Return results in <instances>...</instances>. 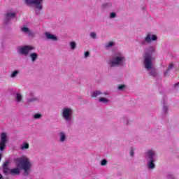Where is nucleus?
I'll return each mask as SVG.
<instances>
[{
  "label": "nucleus",
  "mask_w": 179,
  "mask_h": 179,
  "mask_svg": "<svg viewBox=\"0 0 179 179\" xmlns=\"http://www.w3.org/2000/svg\"><path fill=\"white\" fill-rule=\"evenodd\" d=\"M156 51V48L150 46L147 50L144 52V66L147 71H150V76H157V72L153 69V52Z\"/></svg>",
  "instance_id": "f257e3e1"
},
{
  "label": "nucleus",
  "mask_w": 179,
  "mask_h": 179,
  "mask_svg": "<svg viewBox=\"0 0 179 179\" xmlns=\"http://www.w3.org/2000/svg\"><path fill=\"white\" fill-rule=\"evenodd\" d=\"M125 62H127L125 56L120 52H115L110 57L108 64L110 68H114V66H125Z\"/></svg>",
  "instance_id": "f03ea898"
},
{
  "label": "nucleus",
  "mask_w": 179,
  "mask_h": 179,
  "mask_svg": "<svg viewBox=\"0 0 179 179\" xmlns=\"http://www.w3.org/2000/svg\"><path fill=\"white\" fill-rule=\"evenodd\" d=\"M16 162H17V167H20L24 170V176H27L30 174V169L31 167V162L30 159L27 157H22L20 158H17Z\"/></svg>",
  "instance_id": "7ed1b4c3"
},
{
  "label": "nucleus",
  "mask_w": 179,
  "mask_h": 179,
  "mask_svg": "<svg viewBox=\"0 0 179 179\" xmlns=\"http://www.w3.org/2000/svg\"><path fill=\"white\" fill-rule=\"evenodd\" d=\"M43 2H44V0H24V3L27 6L33 5L36 16H40V13L43 10Z\"/></svg>",
  "instance_id": "20e7f679"
},
{
  "label": "nucleus",
  "mask_w": 179,
  "mask_h": 179,
  "mask_svg": "<svg viewBox=\"0 0 179 179\" xmlns=\"http://www.w3.org/2000/svg\"><path fill=\"white\" fill-rule=\"evenodd\" d=\"M155 157H156V151L153 150H149L145 154V158L148 162L147 166L150 170H153L156 167Z\"/></svg>",
  "instance_id": "39448f33"
},
{
  "label": "nucleus",
  "mask_w": 179,
  "mask_h": 179,
  "mask_svg": "<svg viewBox=\"0 0 179 179\" xmlns=\"http://www.w3.org/2000/svg\"><path fill=\"white\" fill-rule=\"evenodd\" d=\"M62 116L66 124H71L73 117V110L72 108L66 107L62 110Z\"/></svg>",
  "instance_id": "423d86ee"
},
{
  "label": "nucleus",
  "mask_w": 179,
  "mask_h": 179,
  "mask_svg": "<svg viewBox=\"0 0 179 179\" xmlns=\"http://www.w3.org/2000/svg\"><path fill=\"white\" fill-rule=\"evenodd\" d=\"M33 50H34V47L31 45L19 46L17 48V51L20 55H24V57H27V55H29V52H30V51H33Z\"/></svg>",
  "instance_id": "0eeeda50"
},
{
  "label": "nucleus",
  "mask_w": 179,
  "mask_h": 179,
  "mask_svg": "<svg viewBox=\"0 0 179 179\" xmlns=\"http://www.w3.org/2000/svg\"><path fill=\"white\" fill-rule=\"evenodd\" d=\"M8 142V134L3 132L0 136V152H3L6 148V143Z\"/></svg>",
  "instance_id": "6e6552de"
},
{
  "label": "nucleus",
  "mask_w": 179,
  "mask_h": 179,
  "mask_svg": "<svg viewBox=\"0 0 179 179\" xmlns=\"http://www.w3.org/2000/svg\"><path fill=\"white\" fill-rule=\"evenodd\" d=\"M157 41V36L156 35L148 34L144 41H142L140 44L141 45H146V44H150L152 41Z\"/></svg>",
  "instance_id": "1a4fd4ad"
},
{
  "label": "nucleus",
  "mask_w": 179,
  "mask_h": 179,
  "mask_svg": "<svg viewBox=\"0 0 179 179\" xmlns=\"http://www.w3.org/2000/svg\"><path fill=\"white\" fill-rule=\"evenodd\" d=\"M4 24H9L10 22V19H13L16 16V13L13 10H8L6 11V14H4Z\"/></svg>",
  "instance_id": "9d476101"
},
{
  "label": "nucleus",
  "mask_w": 179,
  "mask_h": 179,
  "mask_svg": "<svg viewBox=\"0 0 179 179\" xmlns=\"http://www.w3.org/2000/svg\"><path fill=\"white\" fill-rule=\"evenodd\" d=\"M9 161H5L3 164L2 170L3 174L5 176H8V174H10V169H9Z\"/></svg>",
  "instance_id": "9b49d317"
},
{
  "label": "nucleus",
  "mask_w": 179,
  "mask_h": 179,
  "mask_svg": "<svg viewBox=\"0 0 179 179\" xmlns=\"http://www.w3.org/2000/svg\"><path fill=\"white\" fill-rule=\"evenodd\" d=\"M45 36L47 40H52V41H58V37H57L55 35H54L50 32H46L45 34Z\"/></svg>",
  "instance_id": "f8f14e48"
},
{
  "label": "nucleus",
  "mask_w": 179,
  "mask_h": 179,
  "mask_svg": "<svg viewBox=\"0 0 179 179\" xmlns=\"http://www.w3.org/2000/svg\"><path fill=\"white\" fill-rule=\"evenodd\" d=\"M29 96H31V98L27 99V104H30L34 101H38V98L34 96L33 92L29 93Z\"/></svg>",
  "instance_id": "ddd939ff"
},
{
  "label": "nucleus",
  "mask_w": 179,
  "mask_h": 179,
  "mask_svg": "<svg viewBox=\"0 0 179 179\" xmlns=\"http://www.w3.org/2000/svg\"><path fill=\"white\" fill-rule=\"evenodd\" d=\"M59 142L62 143L66 142V134L64 131H60L59 133Z\"/></svg>",
  "instance_id": "4468645a"
},
{
  "label": "nucleus",
  "mask_w": 179,
  "mask_h": 179,
  "mask_svg": "<svg viewBox=\"0 0 179 179\" xmlns=\"http://www.w3.org/2000/svg\"><path fill=\"white\" fill-rule=\"evenodd\" d=\"M10 176H19L20 174V169L19 168H15L10 170Z\"/></svg>",
  "instance_id": "2eb2a0df"
},
{
  "label": "nucleus",
  "mask_w": 179,
  "mask_h": 179,
  "mask_svg": "<svg viewBox=\"0 0 179 179\" xmlns=\"http://www.w3.org/2000/svg\"><path fill=\"white\" fill-rule=\"evenodd\" d=\"M29 57H31L32 62H36L37 61V59L38 58V54L36 52H32L29 54Z\"/></svg>",
  "instance_id": "dca6fc26"
},
{
  "label": "nucleus",
  "mask_w": 179,
  "mask_h": 179,
  "mask_svg": "<svg viewBox=\"0 0 179 179\" xmlns=\"http://www.w3.org/2000/svg\"><path fill=\"white\" fill-rule=\"evenodd\" d=\"M174 68V64L173 63H171L166 70L164 72V76H167V73L171 71Z\"/></svg>",
  "instance_id": "f3484780"
},
{
  "label": "nucleus",
  "mask_w": 179,
  "mask_h": 179,
  "mask_svg": "<svg viewBox=\"0 0 179 179\" xmlns=\"http://www.w3.org/2000/svg\"><path fill=\"white\" fill-rule=\"evenodd\" d=\"M20 71L19 70H15L14 71H13L10 74V78H12V79H15V78L17 77V75H19L20 73Z\"/></svg>",
  "instance_id": "a211bd4d"
},
{
  "label": "nucleus",
  "mask_w": 179,
  "mask_h": 179,
  "mask_svg": "<svg viewBox=\"0 0 179 179\" xmlns=\"http://www.w3.org/2000/svg\"><path fill=\"white\" fill-rule=\"evenodd\" d=\"M22 99H23V96H22V94H20V93H17L16 97H15V101H17V103H20V101H22Z\"/></svg>",
  "instance_id": "6ab92c4d"
},
{
  "label": "nucleus",
  "mask_w": 179,
  "mask_h": 179,
  "mask_svg": "<svg viewBox=\"0 0 179 179\" xmlns=\"http://www.w3.org/2000/svg\"><path fill=\"white\" fill-rule=\"evenodd\" d=\"M20 149L21 150H27V149H29V143H22Z\"/></svg>",
  "instance_id": "aec40b11"
},
{
  "label": "nucleus",
  "mask_w": 179,
  "mask_h": 179,
  "mask_svg": "<svg viewBox=\"0 0 179 179\" xmlns=\"http://www.w3.org/2000/svg\"><path fill=\"white\" fill-rule=\"evenodd\" d=\"M162 111H163L164 114H167V113H169V106H167V103H164Z\"/></svg>",
  "instance_id": "412c9836"
},
{
  "label": "nucleus",
  "mask_w": 179,
  "mask_h": 179,
  "mask_svg": "<svg viewBox=\"0 0 179 179\" xmlns=\"http://www.w3.org/2000/svg\"><path fill=\"white\" fill-rule=\"evenodd\" d=\"M100 94H103V92L97 90L92 93V97H97V96H100Z\"/></svg>",
  "instance_id": "4be33fe9"
},
{
  "label": "nucleus",
  "mask_w": 179,
  "mask_h": 179,
  "mask_svg": "<svg viewBox=\"0 0 179 179\" xmlns=\"http://www.w3.org/2000/svg\"><path fill=\"white\" fill-rule=\"evenodd\" d=\"M100 103H103L104 104L108 103V101H110V100L106 99V98H99V99Z\"/></svg>",
  "instance_id": "5701e85b"
},
{
  "label": "nucleus",
  "mask_w": 179,
  "mask_h": 179,
  "mask_svg": "<svg viewBox=\"0 0 179 179\" xmlns=\"http://www.w3.org/2000/svg\"><path fill=\"white\" fill-rule=\"evenodd\" d=\"M22 31H24V33H26L27 34H30V29H29L28 27H22L21 29Z\"/></svg>",
  "instance_id": "b1692460"
},
{
  "label": "nucleus",
  "mask_w": 179,
  "mask_h": 179,
  "mask_svg": "<svg viewBox=\"0 0 179 179\" xmlns=\"http://www.w3.org/2000/svg\"><path fill=\"white\" fill-rule=\"evenodd\" d=\"M70 47L71 48V50H75L76 48V42L75 41H72L70 43Z\"/></svg>",
  "instance_id": "393cba45"
},
{
  "label": "nucleus",
  "mask_w": 179,
  "mask_h": 179,
  "mask_svg": "<svg viewBox=\"0 0 179 179\" xmlns=\"http://www.w3.org/2000/svg\"><path fill=\"white\" fill-rule=\"evenodd\" d=\"M115 43L114 42H109L108 44L106 45V48H110V47H114Z\"/></svg>",
  "instance_id": "a878e982"
},
{
  "label": "nucleus",
  "mask_w": 179,
  "mask_h": 179,
  "mask_svg": "<svg viewBox=\"0 0 179 179\" xmlns=\"http://www.w3.org/2000/svg\"><path fill=\"white\" fill-rule=\"evenodd\" d=\"M109 17H110V19H115V17H117V13H115L114 12L110 13L109 15Z\"/></svg>",
  "instance_id": "bb28decb"
},
{
  "label": "nucleus",
  "mask_w": 179,
  "mask_h": 179,
  "mask_svg": "<svg viewBox=\"0 0 179 179\" xmlns=\"http://www.w3.org/2000/svg\"><path fill=\"white\" fill-rule=\"evenodd\" d=\"M123 122H124L125 125H129V120H128L127 117H124L122 118Z\"/></svg>",
  "instance_id": "cd10ccee"
},
{
  "label": "nucleus",
  "mask_w": 179,
  "mask_h": 179,
  "mask_svg": "<svg viewBox=\"0 0 179 179\" xmlns=\"http://www.w3.org/2000/svg\"><path fill=\"white\" fill-rule=\"evenodd\" d=\"M168 179H176V175L169 173L166 176Z\"/></svg>",
  "instance_id": "c85d7f7f"
},
{
  "label": "nucleus",
  "mask_w": 179,
  "mask_h": 179,
  "mask_svg": "<svg viewBox=\"0 0 179 179\" xmlns=\"http://www.w3.org/2000/svg\"><path fill=\"white\" fill-rule=\"evenodd\" d=\"M41 117H43V115H41L40 113H36L34 115V120H38V119L41 118Z\"/></svg>",
  "instance_id": "c756f323"
},
{
  "label": "nucleus",
  "mask_w": 179,
  "mask_h": 179,
  "mask_svg": "<svg viewBox=\"0 0 179 179\" xmlns=\"http://www.w3.org/2000/svg\"><path fill=\"white\" fill-rule=\"evenodd\" d=\"M101 166H107V159H103L101 161Z\"/></svg>",
  "instance_id": "7c9ffc66"
},
{
  "label": "nucleus",
  "mask_w": 179,
  "mask_h": 179,
  "mask_svg": "<svg viewBox=\"0 0 179 179\" xmlns=\"http://www.w3.org/2000/svg\"><path fill=\"white\" fill-rule=\"evenodd\" d=\"M96 36H97V34H96V32H91L90 33L91 38L96 39Z\"/></svg>",
  "instance_id": "2f4dec72"
},
{
  "label": "nucleus",
  "mask_w": 179,
  "mask_h": 179,
  "mask_svg": "<svg viewBox=\"0 0 179 179\" xmlns=\"http://www.w3.org/2000/svg\"><path fill=\"white\" fill-rule=\"evenodd\" d=\"M112 4L110 3H106L105 4H103V8H111Z\"/></svg>",
  "instance_id": "473e14b6"
},
{
  "label": "nucleus",
  "mask_w": 179,
  "mask_h": 179,
  "mask_svg": "<svg viewBox=\"0 0 179 179\" xmlns=\"http://www.w3.org/2000/svg\"><path fill=\"white\" fill-rule=\"evenodd\" d=\"M134 155H135V152L134 150V148L131 147L130 150V156H131V157H134Z\"/></svg>",
  "instance_id": "72a5a7b5"
},
{
  "label": "nucleus",
  "mask_w": 179,
  "mask_h": 179,
  "mask_svg": "<svg viewBox=\"0 0 179 179\" xmlns=\"http://www.w3.org/2000/svg\"><path fill=\"white\" fill-rule=\"evenodd\" d=\"M118 90H124L125 89V85H121L117 87Z\"/></svg>",
  "instance_id": "f704fd0d"
},
{
  "label": "nucleus",
  "mask_w": 179,
  "mask_h": 179,
  "mask_svg": "<svg viewBox=\"0 0 179 179\" xmlns=\"http://www.w3.org/2000/svg\"><path fill=\"white\" fill-rule=\"evenodd\" d=\"M84 57H85V58H87V57H90V52L89 51L85 52Z\"/></svg>",
  "instance_id": "c9c22d12"
},
{
  "label": "nucleus",
  "mask_w": 179,
  "mask_h": 179,
  "mask_svg": "<svg viewBox=\"0 0 179 179\" xmlns=\"http://www.w3.org/2000/svg\"><path fill=\"white\" fill-rule=\"evenodd\" d=\"M178 87H179V83H176V84L174 85V88H175V89H178Z\"/></svg>",
  "instance_id": "e433bc0d"
},
{
  "label": "nucleus",
  "mask_w": 179,
  "mask_h": 179,
  "mask_svg": "<svg viewBox=\"0 0 179 179\" xmlns=\"http://www.w3.org/2000/svg\"><path fill=\"white\" fill-rule=\"evenodd\" d=\"M2 160V154L0 153V162Z\"/></svg>",
  "instance_id": "4c0bfd02"
},
{
  "label": "nucleus",
  "mask_w": 179,
  "mask_h": 179,
  "mask_svg": "<svg viewBox=\"0 0 179 179\" xmlns=\"http://www.w3.org/2000/svg\"><path fill=\"white\" fill-rule=\"evenodd\" d=\"M0 179H3V176H2V174L0 173Z\"/></svg>",
  "instance_id": "58836bf2"
},
{
  "label": "nucleus",
  "mask_w": 179,
  "mask_h": 179,
  "mask_svg": "<svg viewBox=\"0 0 179 179\" xmlns=\"http://www.w3.org/2000/svg\"><path fill=\"white\" fill-rule=\"evenodd\" d=\"M104 94H108V93H107V92H105V93H104Z\"/></svg>",
  "instance_id": "ea45409f"
},
{
  "label": "nucleus",
  "mask_w": 179,
  "mask_h": 179,
  "mask_svg": "<svg viewBox=\"0 0 179 179\" xmlns=\"http://www.w3.org/2000/svg\"><path fill=\"white\" fill-rule=\"evenodd\" d=\"M143 10H145V8H143Z\"/></svg>",
  "instance_id": "a19ab883"
}]
</instances>
